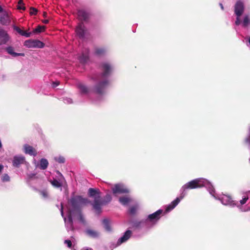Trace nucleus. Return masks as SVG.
I'll return each instance as SVG.
<instances>
[{
    "instance_id": "20",
    "label": "nucleus",
    "mask_w": 250,
    "mask_h": 250,
    "mask_svg": "<svg viewBox=\"0 0 250 250\" xmlns=\"http://www.w3.org/2000/svg\"><path fill=\"white\" fill-rule=\"evenodd\" d=\"M132 232L130 230H127L124 234L117 241V245H120L121 244L125 242L129 239L131 235Z\"/></svg>"
},
{
    "instance_id": "41",
    "label": "nucleus",
    "mask_w": 250,
    "mask_h": 250,
    "mask_svg": "<svg viewBox=\"0 0 250 250\" xmlns=\"http://www.w3.org/2000/svg\"><path fill=\"white\" fill-rule=\"evenodd\" d=\"M59 85V82H58V81L54 82L52 83V86L53 87H56L57 86H58Z\"/></svg>"
},
{
    "instance_id": "12",
    "label": "nucleus",
    "mask_w": 250,
    "mask_h": 250,
    "mask_svg": "<svg viewBox=\"0 0 250 250\" xmlns=\"http://www.w3.org/2000/svg\"><path fill=\"white\" fill-rule=\"evenodd\" d=\"M76 87L82 95H88L90 92V89L81 82L76 83Z\"/></svg>"
},
{
    "instance_id": "31",
    "label": "nucleus",
    "mask_w": 250,
    "mask_h": 250,
    "mask_svg": "<svg viewBox=\"0 0 250 250\" xmlns=\"http://www.w3.org/2000/svg\"><path fill=\"white\" fill-rule=\"evenodd\" d=\"M54 159L59 163L63 164L65 162V158L62 156L55 157Z\"/></svg>"
},
{
    "instance_id": "22",
    "label": "nucleus",
    "mask_w": 250,
    "mask_h": 250,
    "mask_svg": "<svg viewBox=\"0 0 250 250\" xmlns=\"http://www.w3.org/2000/svg\"><path fill=\"white\" fill-rule=\"evenodd\" d=\"M6 50L7 52V53L12 55L13 57H17V56H24V53H16L14 51V49L13 47L12 46H8L6 47Z\"/></svg>"
},
{
    "instance_id": "1",
    "label": "nucleus",
    "mask_w": 250,
    "mask_h": 250,
    "mask_svg": "<svg viewBox=\"0 0 250 250\" xmlns=\"http://www.w3.org/2000/svg\"><path fill=\"white\" fill-rule=\"evenodd\" d=\"M100 69L102 71L101 73L92 78L95 83L93 91L99 95L97 99L92 100V102L95 104L99 103L102 100L103 95L105 94L110 83L109 77L113 70L112 65L108 62H103Z\"/></svg>"
},
{
    "instance_id": "40",
    "label": "nucleus",
    "mask_w": 250,
    "mask_h": 250,
    "mask_svg": "<svg viewBox=\"0 0 250 250\" xmlns=\"http://www.w3.org/2000/svg\"><path fill=\"white\" fill-rule=\"evenodd\" d=\"M64 243L67 245V247L69 248L71 247L72 243L71 241L69 240H66L64 241Z\"/></svg>"
},
{
    "instance_id": "18",
    "label": "nucleus",
    "mask_w": 250,
    "mask_h": 250,
    "mask_svg": "<svg viewBox=\"0 0 250 250\" xmlns=\"http://www.w3.org/2000/svg\"><path fill=\"white\" fill-rule=\"evenodd\" d=\"M10 21V14L8 12L5 11L0 16V22L2 25L8 24Z\"/></svg>"
},
{
    "instance_id": "39",
    "label": "nucleus",
    "mask_w": 250,
    "mask_h": 250,
    "mask_svg": "<svg viewBox=\"0 0 250 250\" xmlns=\"http://www.w3.org/2000/svg\"><path fill=\"white\" fill-rule=\"evenodd\" d=\"M37 13V10L33 7H31L30 9V14L32 15H35Z\"/></svg>"
},
{
    "instance_id": "13",
    "label": "nucleus",
    "mask_w": 250,
    "mask_h": 250,
    "mask_svg": "<svg viewBox=\"0 0 250 250\" xmlns=\"http://www.w3.org/2000/svg\"><path fill=\"white\" fill-rule=\"evenodd\" d=\"M10 36L7 32L0 28V45L6 44L10 40Z\"/></svg>"
},
{
    "instance_id": "29",
    "label": "nucleus",
    "mask_w": 250,
    "mask_h": 250,
    "mask_svg": "<svg viewBox=\"0 0 250 250\" xmlns=\"http://www.w3.org/2000/svg\"><path fill=\"white\" fill-rule=\"evenodd\" d=\"M105 52V50L104 48H96L95 50V54L97 56H101L104 55Z\"/></svg>"
},
{
    "instance_id": "37",
    "label": "nucleus",
    "mask_w": 250,
    "mask_h": 250,
    "mask_svg": "<svg viewBox=\"0 0 250 250\" xmlns=\"http://www.w3.org/2000/svg\"><path fill=\"white\" fill-rule=\"evenodd\" d=\"M40 193L44 199H46L48 197V193L46 190H43L40 191Z\"/></svg>"
},
{
    "instance_id": "7",
    "label": "nucleus",
    "mask_w": 250,
    "mask_h": 250,
    "mask_svg": "<svg viewBox=\"0 0 250 250\" xmlns=\"http://www.w3.org/2000/svg\"><path fill=\"white\" fill-rule=\"evenodd\" d=\"M163 212L162 209H158L156 212L148 215L145 221L147 228H150L155 225L161 218Z\"/></svg>"
},
{
    "instance_id": "15",
    "label": "nucleus",
    "mask_w": 250,
    "mask_h": 250,
    "mask_svg": "<svg viewBox=\"0 0 250 250\" xmlns=\"http://www.w3.org/2000/svg\"><path fill=\"white\" fill-rule=\"evenodd\" d=\"M25 162V157L22 155H16L13 157V166L16 167H19L21 164Z\"/></svg>"
},
{
    "instance_id": "14",
    "label": "nucleus",
    "mask_w": 250,
    "mask_h": 250,
    "mask_svg": "<svg viewBox=\"0 0 250 250\" xmlns=\"http://www.w3.org/2000/svg\"><path fill=\"white\" fill-rule=\"evenodd\" d=\"M112 189L114 194L127 193L129 191L126 187L122 184L115 185Z\"/></svg>"
},
{
    "instance_id": "4",
    "label": "nucleus",
    "mask_w": 250,
    "mask_h": 250,
    "mask_svg": "<svg viewBox=\"0 0 250 250\" xmlns=\"http://www.w3.org/2000/svg\"><path fill=\"white\" fill-rule=\"evenodd\" d=\"M211 190L212 191V193L210 194L215 199L220 201L223 205L229 206L231 208L235 207V206L237 205L236 201L233 200L229 195L216 193L213 187L212 188H211Z\"/></svg>"
},
{
    "instance_id": "27",
    "label": "nucleus",
    "mask_w": 250,
    "mask_h": 250,
    "mask_svg": "<svg viewBox=\"0 0 250 250\" xmlns=\"http://www.w3.org/2000/svg\"><path fill=\"white\" fill-rule=\"evenodd\" d=\"M119 201L123 205L125 206L131 201V199L128 197L123 196L119 198Z\"/></svg>"
},
{
    "instance_id": "50",
    "label": "nucleus",
    "mask_w": 250,
    "mask_h": 250,
    "mask_svg": "<svg viewBox=\"0 0 250 250\" xmlns=\"http://www.w3.org/2000/svg\"><path fill=\"white\" fill-rule=\"evenodd\" d=\"M249 161H250V158L249 159Z\"/></svg>"
},
{
    "instance_id": "17",
    "label": "nucleus",
    "mask_w": 250,
    "mask_h": 250,
    "mask_svg": "<svg viewBox=\"0 0 250 250\" xmlns=\"http://www.w3.org/2000/svg\"><path fill=\"white\" fill-rule=\"evenodd\" d=\"M23 151L25 154L30 156H36L37 154L36 149L27 144L23 146Z\"/></svg>"
},
{
    "instance_id": "46",
    "label": "nucleus",
    "mask_w": 250,
    "mask_h": 250,
    "mask_svg": "<svg viewBox=\"0 0 250 250\" xmlns=\"http://www.w3.org/2000/svg\"><path fill=\"white\" fill-rule=\"evenodd\" d=\"M248 42H249V44L250 45V37L248 38Z\"/></svg>"
},
{
    "instance_id": "26",
    "label": "nucleus",
    "mask_w": 250,
    "mask_h": 250,
    "mask_svg": "<svg viewBox=\"0 0 250 250\" xmlns=\"http://www.w3.org/2000/svg\"><path fill=\"white\" fill-rule=\"evenodd\" d=\"M102 223L104 226V229L106 231L110 232L111 231V228L110 227V223L109 220L107 219H104Z\"/></svg>"
},
{
    "instance_id": "23",
    "label": "nucleus",
    "mask_w": 250,
    "mask_h": 250,
    "mask_svg": "<svg viewBox=\"0 0 250 250\" xmlns=\"http://www.w3.org/2000/svg\"><path fill=\"white\" fill-rule=\"evenodd\" d=\"M111 196L109 194H106L104 197L103 199L100 198V208H101V206L105 205L110 202L111 200Z\"/></svg>"
},
{
    "instance_id": "48",
    "label": "nucleus",
    "mask_w": 250,
    "mask_h": 250,
    "mask_svg": "<svg viewBox=\"0 0 250 250\" xmlns=\"http://www.w3.org/2000/svg\"><path fill=\"white\" fill-rule=\"evenodd\" d=\"M142 223V222H140L139 223V224H137V226H140V225H141V224Z\"/></svg>"
},
{
    "instance_id": "10",
    "label": "nucleus",
    "mask_w": 250,
    "mask_h": 250,
    "mask_svg": "<svg viewBox=\"0 0 250 250\" xmlns=\"http://www.w3.org/2000/svg\"><path fill=\"white\" fill-rule=\"evenodd\" d=\"M24 45L29 48H42L44 46V44L39 40L30 39L24 42Z\"/></svg>"
},
{
    "instance_id": "16",
    "label": "nucleus",
    "mask_w": 250,
    "mask_h": 250,
    "mask_svg": "<svg viewBox=\"0 0 250 250\" xmlns=\"http://www.w3.org/2000/svg\"><path fill=\"white\" fill-rule=\"evenodd\" d=\"M80 62L83 64H85L89 61V50L87 48H84L82 54L79 57Z\"/></svg>"
},
{
    "instance_id": "34",
    "label": "nucleus",
    "mask_w": 250,
    "mask_h": 250,
    "mask_svg": "<svg viewBox=\"0 0 250 250\" xmlns=\"http://www.w3.org/2000/svg\"><path fill=\"white\" fill-rule=\"evenodd\" d=\"M36 175L34 173H30L27 175V182L29 183L30 181L36 178Z\"/></svg>"
},
{
    "instance_id": "28",
    "label": "nucleus",
    "mask_w": 250,
    "mask_h": 250,
    "mask_svg": "<svg viewBox=\"0 0 250 250\" xmlns=\"http://www.w3.org/2000/svg\"><path fill=\"white\" fill-rule=\"evenodd\" d=\"M250 24V17L248 15L245 16L242 25L244 27H246Z\"/></svg>"
},
{
    "instance_id": "36",
    "label": "nucleus",
    "mask_w": 250,
    "mask_h": 250,
    "mask_svg": "<svg viewBox=\"0 0 250 250\" xmlns=\"http://www.w3.org/2000/svg\"><path fill=\"white\" fill-rule=\"evenodd\" d=\"M63 101L65 104H70L72 103V100L70 98L64 97L63 98Z\"/></svg>"
},
{
    "instance_id": "43",
    "label": "nucleus",
    "mask_w": 250,
    "mask_h": 250,
    "mask_svg": "<svg viewBox=\"0 0 250 250\" xmlns=\"http://www.w3.org/2000/svg\"><path fill=\"white\" fill-rule=\"evenodd\" d=\"M3 169V165L0 164V173L2 171Z\"/></svg>"
},
{
    "instance_id": "32",
    "label": "nucleus",
    "mask_w": 250,
    "mask_h": 250,
    "mask_svg": "<svg viewBox=\"0 0 250 250\" xmlns=\"http://www.w3.org/2000/svg\"><path fill=\"white\" fill-rule=\"evenodd\" d=\"M45 27L44 26L39 25L34 30L35 33H41L45 30Z\"/></svg>"
},
{
    "instance_id": "49",
    "label": "nucleus",
    "mask_w": 250,
    "mask_h": 250,
    "mask_svg": "<svg viewBox=\"0 0 250 250\" xmlns=\"http://www.w3.org/2000/svg\"><path fill=\"white\" fill-rule=\"evenodd\" d=\"M46 14V13H44V14H43V16H45Z\"/></svg>"
},
{
    "instance_id": "11",
    "label": "nucleus",
    "mask_w": 250,
    "mask_h": 250,
    "mask_svg": "<svg viewBox=\"0 0 250 250\" xmlns=\"http://www.w3.org/2000/svg\"><path fill=\"white\" fill-rule=\"evenodd\" d=\"M75 32L77 35L82 39L84 38L85 36L87 33V30L83 22L79 23L76 28Z\"/></svg>"
},
{
    "instance_id": "8",
    "label": "nucleus",
    "mask_w": 250,
    "mask_h": 250,
    "mask_svg": "<svg viewBox=\"0 0 250 250\" xmlns=\"http://www.w3.org/2000/svg\"><path fill=\"white\" fill-rule=\"evenodd\" d=\"M61 215L63 218V220L65 222V225L67 231L73 230V224L72 218L77 216V215L73 214V211H68L67 212V219L64 216L63 212V207L62 204H61Z\"/></svg>"
},
{
    "instance_id": "3",
    "label": "nucleus",
    "mask_w": 250,
    "mask_h": 250,
    "mask_svg": "<svg viewBox=\"0 0 250 250\" xmlns=\"http://www.w3.org/2000/svg\"><path fill=\"white\" fill-rule=\"evenodd\" d=\"M69 203L71 208L68 211H73V214L77 215V219L83 224H85V221L81 212L83 207L87 204L91 203L90 201L86 198H83L82 196H74L71 197Z\"/></svg>"
},
{
    "instance_id": "33",
    "label": "nucleus",
    "mask_w": 250,
    "mask_h": 250,
    "mask_svg": "<svg viewBox=\"0 0 250 250\" xmlns=\"http://www.w3.org/2000/svg\"><path fill=\"white\" fill-rule=\"evenodd\" d=\"M10 178L7 174H4L1 177V180L3 182H9Z\"/></svg>"
},
{
    "instance_id": "5",
    "label": "nucleus",
    "mask_w": 250,
    "mask_h": 250,
    "mask_svg": "<svg viewBox=\"0 0 250 250\" xmlns=\"http://www.w3.org/2000/svg\"><path fill=\"white\" fill-rule=\"evenodd\" d=\"M88 195L90 197L94 198V202L91 203L94 209L98 214L100 213L101 208H100V194L99 190L95 188H90L88 189Z\"/></svg>"
},
{
    "instance_id": "9",
    "label": "nucleus",
    "mask_w": 250,
    "mask_h": 250,
    "mask_svg": "<svg viewBox=\"0 0 250 250\" xmlns=\"http://www.w3.org/2000/svg\"><path fill=\"white\" fill-rule=\"evenodd\" d=\"M244 3L240 0L236 2L234 6V12L237 16L235 21V24L238 25L240 24L241 21L240 17L242 15L244 12Z\"/></svg>"
},
{
    "instance_id": "42",
    "label": "nucleus",
    "mask_w": 250,
    "mask_h": 250,
    "mask_svg": "<svg viewBox=\"0 0 250 250\" xmlns=\"http://www.w3.org/2000/svg\"><path fill=\"white\" fill-rule=\"evenodd\" d=\"M49 22V21L48 20H44L42 21V22L45 23V24H47Z\"/></svg>"
},
{
    "instance_id": "44",
    "label": "nucleus",
    "mask_w": 250,
    "mask_h": 250,
    "mask_svg": "<svg viewBox=\"0 0 250 250\" xmlns=\"http://www.w3.org/2000/svg\"><path fill=\"white\" fill-rule=\"evenodd\" d=\"M219 5H220V6L221 7V9L222 10H224V7H223V4L221 3H220Z\"/></svg>"
},
{
    "instance_id": "35",
    "label": "nucleus",
    "mask_w": 250,
    "mask_h": 250,
    "mask_svg": "<svg viewBox=\"0 0 250 250\" xmlns=\"http://www.w3.org/2000/svg\"><path fill=\"white\" fill-rule=\"evenodd\" d=\"M18 8L19 9H21V10L25 9V7L23 5V3L22 0H20L19 1L18 4Z\"/></svg>"
},
{
    "instance_id": "19",
    "label": "nucleus",
    "mask_w": 250,
    "mask_h": 250,
    "mask_svg": "<svg viewBox=\"0 0 250 250\" xmlns=\"http://www.w3.org/2000/svg\"><path fill=\"white\" fill-rule=\"evenodd\" d=\"M78 17L81 21H86L89 17V14L84 9H80L78 11Z\"/></svg>"
},
{
    "instance_id": "30",
    "label": "nucleus",
    "mask_w": 250,
    "mask_h": 250,
    "mask_svg": "<svg viewBox=\"0 0 250 250\" xmlns=\"http://www.w3.org/2000/svg\"><path fill=\"white\" fill-rule=\"evenodd\" d=\"M51 183L55 188H61L62 186V184L56 179L51 181Z\"/></svg>"
},
{
    "instance_id": "6",
    "label": "nucleus",
    "mask_w": 250,
    "mask_h": 250,
    "mask_svg": "<svg viewBox=\"0 0 250 250\" xmlns=\"http://www.w3.org/2000/svg\"><path fill=\"white\" fill-rule=\"evenodd\" d=\"M237 207L242 211L250 210V190L246 191L243 194L242 198L239 203L236 202Z\"/></svg>"
},
{
    "instance_id": "2",
    "label": "nucleus",
    "mask_w": 250,
    "mask_h": 250,
    "mask_svg": "<svg viewBox=\"0 0 250 250\" xmlns=\"http://www.w3.org/2000/svg\"><path fill=\"white\" fill-rule=\"evenodd\" d=\"M201 187H206L210 194L212 193V191L211 190V188H212V185L208 180L204 178L195 179L182 186L180 190L181 192H182L181 196L180 197H177L170 204L167 206L166 212H168L171 211L177 206L180 203L181 200L185 196V193H184L185 190L200 188Z\"/></svg>"
},
{
    "instance_id": "38",
    "label": "nucleus",
    "mask_w": 250,
    "mask_h": 250,
    "mask_svg": "<svg viewBox=\"0 0 250 250\" xmlns=\"http://www.w3.org/2000/svg\"><path fill=\"white\" fill-rule=\"evenodd\" d=\"M137 208L135 206H132L130 207L129 210V213L131 214H134L135 213Z\"/></svg>"
},
{
    "instance_id": "21",
    "label": "nucleus",
    "mask_w": 250,
    "mask_h": 250,
    "mask_svg": "<svg viewBox=\"0 0 250 250\" xmlns=\"http://www.w3.org/2000/svg\"><path fill=\"white\" fill-rule=\"evenodd\" d=\"M14 29L19 34H20L22 36H24L26 37H30L31 35V32H27L25 31L22 30L18 26H16L15 25L13 26Z\"/></svg>"
},
{
    "instance_id": "47",
    "label": "nucleus",
    "mask_w": 250,
    "mask_h": 250,
    "mask_svg": "<svg viewBox=\"0 0 250 250\" xmlns=\"http://www.w3.org/2000/svg\"><path fill=\"white\" fill-rule=\"evenodd\" d=\"M85 250H93L91 248H87Z\"/></svg>"
},
{
    "instance_id": "25",
    "label": "nucleus",
    "mask_w": 250,
    "mask_h": 250,
    "mask_svg": "<svg viewBox=\"0 0 250 250\" xmlns=\"http://www.w3.org/2000/svg\"><path fill=\"white\" fill-rule=\"evenodd\" d=\"M48 166V161L44 158H42L40 161L39 167L41 169H45Z\"/></svg>"
},
{
    "instance_id": "45",
    "label": "nucleus",
    "mask_w": 250,
    "mask_h": 250,
    "mask_svg": "<svg viewBox=\"0 0 250 250\" xmlns=\"http://www.w3.org/2000/svg\"><path fill=\"white\" fill-rule=\"evenodd\" d=\"M3 12V9L1 6L0 5V13Z\"/></svg>"
},
{
    "instance_id": "24",
    "label": "nucleus",
    "mask_w": 250,
    "mask_h": 250,
    "mask_svg": "<svg viewBox=\"0 0 250 250\" xmlns=\"http://www.w3.org/2000/svg\"><path fill=\"white\" fill-rule=\"evenodd\" d=\"M85 232L88 236L93 238H97L99 235L97 231L91 229H87Z\"/></svg>"
}]
</instances>
